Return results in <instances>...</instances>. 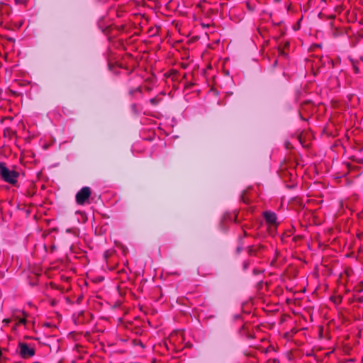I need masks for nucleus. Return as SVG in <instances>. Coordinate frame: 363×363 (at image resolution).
I'll return each instance as SVG.
<instances>
[{
    "label": "nucleus",
    "instance_id": "nucleus-1",
    "mask_svg": "<svg viewBox=\"0 0 363 363\" xmlns=\"http://www.w3.org/2000/svg\"><path fill=\"white\" fill-rule=\"evenodd\" d=\"M20 177V172L16 170L15 167H12L11 169H9L8 167L6 168L4 182H6L11 184L13 186H18V179Z\"/></svg>",
    "mask_w": 363,
    "mask_h": 363
},
{
    "label": "nucleus",
    "instance_id": "nucleus-2",
    "mask_svg": "<svg viewBox=\"0 0 363 363\" xmlns=\"http://www.w3.org/2000/svg\"><path fill=\"white\" fill-rule=\"evenodd\" d=\"M91 194V190L89 186L82 187L76 194V202L79 205H84L89 203V199Z\"/></svg>",
    "mask_w": 363,
    "mask_h": 363
},
{
    "label": "nucleus",
    "instance_id": "nucleus-3",
    "mask_svg": "<svg viewBox=\"0 0 363 363\" xmlns=\"http://www.w3.org/2000/svg\"><path fill=\"white\" fill-rule=\"evenodd\" d=\"M18 348L20 355L24 359L31 357L35 354L34 348L30 347L27 343L20 342Z\"/></svg>",
    "mask_w": 363,
    "mask_h": 363
},
{
    "label": "nucleus",
    "instance_id": "nucleus-4",
    "mask_svg": "<svg viewBox=\"0 0 363 363\" xmlns=\"http://www.w3.org/2000/svg\"><path fill=\"white\" fill-rule=\"evenodd\" d=\"M264 218L267 223L274 225L277 223V216L271 211H265L263 213Z\"/></svg>",
    "mask_w": 363,
    "mask_h": 363
},
{
    "label": "nucleus",
    "instance_id": "nucleus-5",
    "mask_svg": "<svg viewBox=\"0 0 363 363\" xmlns=\"http://www.w3.org/2000/svg\"><path fill=\"white\" fill-rule=\"evenodd\" d=\"M7 166L4 162H0V179L4 182Z\"/></svg>",
    "mask_w": 363,
    "mask_h": 363
},
{
    "label": "nucleus",
    "instance_id": "nucleus-6",
    "mask_svg": "<svg viewBox=\"0 0 363 363\" xmlns=\"http://www.w3.org/2000/svg\"><path fill=\"white\" fill-rule=\"evenodd\" d=\"M263 248V246L260 245L258 249H254L252 246L248 247V253L250 255H256L257 254L258 250Z\"/></svg>",
    "mask_w": 363,
    "mask_h": 363
},
{
    "label": "nucleus",
    "instance_id": "nucleus-7",
    "mask_svg": "<svg viewBox=\"0 0 363 363\" xmlns=\"http://www.w3.org/2000/svg\"><path fill=\"white\" fill-rule=\"evenodd\" d=\"M135 92H142V88L141 86H138L136 88H131L129 89V95L133 96Z\"/></svg>",
    "mask_w": 363,
    "mask_h": 363
},
{
    "label": "nucleus",
    "instance_id": "nucleus-8",
    "mask_svg": "<svg viewBox=\"0 0 363 363\" xmlns=\"http://www.w3.org/2000/svg\"><path fill=\"white\" fill-rule=\"evenodd\" d=\"M239 245L238 246L237 249H236V252L238 254L240 253V252L242 251V245H243V242H242V238H240L239 239Z\"/></svg>",
    "mask_w": 363,
    "mask_h": 363
},
{
    "label": "nucleus",
    "instance_id": "nucleus-9",
    "mask_svg": "<svg viewBox=\"0 0 363 363\" xmlns=\"http://www.w3.org/2000/svg\"><path fill=\"white\" fill-rule=\"evenodd\" d=\"M131 111L135 114H139L140 111L138 109V106L136 104H133L130 106Z\"/></svg>",
    "mask_w": 363,
    "mask_h": 363
},
{
    "label": "nucleus",
    "instance_id": "nucleus-10",
    "mask_svg": "<svg viewBox=\"0 0 363 363\" xmlns=\"http://www.w3.org/2000/svg\"><path fill=\"white\" fill-rule=\"evenodd\" d=\"M160 101V99L155 97L150 100V102L153 106H157Z\"/></svg>",
    "mask_w": 363,
    "mask_h": 363
},
{
    "label": "nucleus",
    "instance_id": "nucleus-11",
    "mask_svg": "<svg viewBox=\"0 0 363 363\" xmlns=\"http://www.w3.org/2000/svg\"><path fill=\"white\" fill-rule=\"evenodd\" d=\"M250 261L249 260H245L243 261L242 264V268L244 271L247 270L250 266Z\"/></svg>",
    "mask_w": 363,
    "mask_h": 363
},
{
    "label": "nucleus",
    "instance_id": "nucleus-12",
    "mask_svg": "<svg viewBox=\"0 0 363 363\" xmlns=\"http://www.w3.org/2000/svg\"><path fill=\"white\" fill-rule=\"evenodd\" d=\"M17 318V325H20V324H22V325H25L26 324V319L25 318Z\"/></svg>",
    "mask_w": 363,
    "mask_h": 363
},
{
    "label": "nucleus",
    "instance_id": "nucleus-13",
    "mask_svg": "<svg viewBox=\"0 0 363 363\" xmlns=\"http://www.w3.org/2000/svg\"><path fill=\"white\" fill-rule=\"evenodd\" d=\"M262 272V271L259 270V269H254L253 271H252V273L254 275H257V274H259Z\"/></svg>",
    "mask_w": 363,
    "mask_h": 363
},
{
    "label": "nucleus",
    "instance_id": "nucleus-14",
    "mask_svg": "<svg viewBox=\"0 0 363 363\" xmlns=\"http://www.w3.org/2000/svg\"><path fill=\"white\" fill-rule=\"evenodd\" d=\"M241 199L243 202H247L245 196H244V192H242V195H241Z\"/></svg>",
    "mask_w": 363,
    "mask_h": 363
},
{
    "label": "nucleus",
    "instance_id": "nucleus-15",
    "mask_svg": "<svg viewBox=\"0 0 363 363\" xmlns=\"http://www.w3.org/2000/svg\"><path fill=\"white\" fill-rule=\"evenodd\" d=\"M4 322L6 323H9L10 322V320L9 319H4Z\"/></svg>",
    "mask_w": 363,
    "mask_h": 363
},
{
    "label": "nucleus",
    "instance_id": "nucleus-16",
    "mask_svg": "<svg viewBox=\"0 0 363 363\" xmlns=\"http://www.w3.org/2000/svg\"><path fill=\"white\" fill-rule=\"evenodd\" d=\"M56 301L55 300H52L51 302V304L54 306L55 304Z\"/></svg>",
    "mask_w": 363,
    "mask_h": 363
},
{
    "label": "nucleus",
    "instance_id": "nucleus-17",
    "mask_svg": "<svg viewBox=\"0 0 363 363\" xmlns=\"http://www.w3.org/2000/svg\"><path fill=\"white\" fill-rule=\"evenodd\" d=\"M280 53H281V55H285V53H284V52L283 50H280Z\"/></svg>",
    "mask_w": 363,
    "mask_h": 363
},
{
    "label": "nucleus",
    "instance_id": "nucleus-18",
    "mask_svg": "<svg viewBox=\"0 0 363 363\" xmlns=\"http://www.w3.org/2000/svg\"><path fill=\"white\" fill-rule=\"evenodd\" d=\"M247 233L246 232H245V236H247Z\"/></svg>",
    "mask_w": 363,
    "mask_h": 363
},
{
    "label": "nucleus",
    "instance_id": "nucleus-19",
    "mask_svg": "<svg viewBox=\"0 0 363 363\" xmlns=\"http://www.w3.org/2000/svg\"><path fill=\"white\" fill-rule=\"evenodd\" d=\"M199 274H201V269H199Z\"/></svg>",
    "mask_w": 363,
    "mask_h": 363
}]
</instances>
